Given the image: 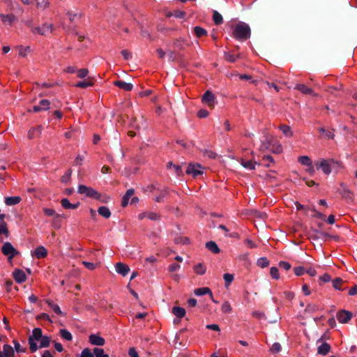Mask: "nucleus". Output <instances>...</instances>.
I'll return each instance as SVG.
<instances>
[{
    "mask_svg": "<svg viewBox=\"0 0 357 357\" xmlns=\"http://www.w3.org/2000/svg\"><path fill=\"white\" fill-rule=\"evenodd\" d=\"M236 58H239V55L235 56L231 52H225V60L230 63H234L236 61Z\"/></svg>",
    "mask_w": 357,
    "mask_h": 357,
    "instance_id": "obj_41",
    "label": "nucleus"
},
{
    "mask_svg": "<svg viewBox=\"0 0 357 357\" xmlns=\"http://www.w3.org/2000/svg\"><path fill=\"white\" fill-rule=\"evenodd\" d=\"M251 30L248 24L245 22H240L237 23L233 31V37L239 41H245L250 38Z\"/></svg>",
    "mask_w": 357,
    "mask_h": 357,
    "instance_id": "obj_1",
    "label": "nucleus"
},
{
    "mask_svg": "<svg viewBox=\"0 0 357 357\" xmlns=\"http://www.w3.org/2000/svg\"><path fill=\"white\" fill-rule=\"evenodd\" d=\"M319 132L324 134L327 139H333L334 135L329 130H326L323 128H319Z\"/></svg>",
    "mask_w": 357,
    "mask_h": 357,
    "instance_id": "obj_62",
    "label": "nucleus"
},
{
    "mask_svg": "<svg viewBox=\"0 0 357 357\" xmlns=\"http://www.w3.org/2000/svg\"><path fill=\"white\" fill-rule=\"evenodd\" d=\"M78 193L86 195V197L93 199H100V193L92 188L87 187L84 185H79L77 190Z\"/></svg>",
    "mask_w": 357,
    "mask_h": 357,
    "instance_id": "obj_3",
    "label": "nucleus"
},
{
    "mask_svg": "<svg viewBox=\"0 0 357 357\" xmlns=\"http://www.w3.org/2000/svg\"><path fill=\"white\" fill-rule=\"evenodd\" d=\"M77 357H94L93 351L92 352L90 349L85 348L84 349L79 355H77Z\"/></svg>",
    "mask_w": 357,
    "mask_h": 357,
    "instance_id": "obj_40",
    "label": "nucleus"
},
{
    "mask_svg": "<svg viewBox=\"0 0 357 357\" xmlns=\"http://www.w3.org/2000/svg\"><path fill=\"white\" fill-rule=\"evenodd\" d=\"M298 161L303 165L308 166L312 164L311 159L306 155L301 156L298 158Z\"/></svg>",
    "mask_w": 357,
    "mask_h": 357,
    "instance_id": "obj_48",
    "label": "nucleus"
},
{
    "mask_svg": "<svg viewBox=\"0 0 357 357\" xmlns=\"http://www.w3.org/2000/svg\"><path fill=\"white\" fill-rule=\"evenodd\" d=\"M185 172L187 174H191L193 177H196L203 174L202 166L198 163L189 164Z\"/></svg>",
    "mask_w": 357,
    "mask_h": 357,
    "instance_id": "obj_7",
    "label": "nucleus"
},
{
    "mask_svg": "<svg viewBox=\"0 0 357 357\" xmlns=\"http://www.w3.org/2000/svg\"><path fill=\"white\" fill-rule=\"evenodd\" d=\"M50 102L48 100H41L39 102V105L42 107V110H47L49 108Z\"/></svg>",
    "mask_w": 357,
    "mask_h": 357,
    "instance_id": "obj_63",
    "label": "nucleus"
},
{
    "mask_svg": "<svg viewBox=\"0 0 357 357\" xmlns=\"http://www.w3.org/2000/svg\"><path fill=\"white\" fill-rule=\"evenodd\" d=\"M194 294L197 296L208 294L211 299H213V293L208 287L197 288L194 290Z\"/></svg>",
    "mask_w": 357,
    "mask_h": 357,
    "instance_id": "obj_14",
    "label": "nucleus"
},
{
    "mask_svg": "<svg viewBox=\"0 0 357 357\" xmlns=\"http://www.w3.org/2000/svg\"><path fill=\"white\" fill-rule=\"evenodd\" d=\"M89 70L86 68H82L77 70V77L79 78H84L87 76Z\"/></svg>",
    "mask_w": 357,
    "mask_h": 357,
    "instance_id": "obj_60",
    "label": "nucleus"
},
{
    "mask_svg": "<svg viewBox=\"0 0 357 357\" xmlns=\"http://www.w3.org/2000/svg\"><path fill=\"white\" fill-rule=\"evenodd\" d=\"M222 311L224 313H230L232 311V308L231 307V305L228 301H225L223 303L222 305Z\"/></svg>",
    "mask_w": 357,
    "mask_h": 357,
    "instance_id": "obj_50",
    "label": "nucleus"
},
{
    "mask_svg": "<svg viewBox=\"0 0 357 357\" xmlns=\"http://www.w3.org/2000/svg\"><path fill=\"white\" fill-rule=\"evenodd\" d=\"M0 18L1 19L3 22L7 23L10 25L12 24L13 22L17 20L16 17L13 14H9V15L0 14Z\"/></svg>",
    "mask_w": 357,
    "mask_h": 357,
    "instance_id": "obj_22",
    "label": "nucleus"
},
{
    "mask_svg": "<svg viewBox=\"0 0 357 357\" xmlns=\"http://www.w3.org/2000/svg\"><path fill=\"white\" fill-rule=\"evenodd\" d=\"M280 129L286 137H289L293 135V132L291 130V128L289 126L281 125L280 126Z\"/></svg>",
    "mask_w": 357,
    "mask_h": 357,
    "instance_id": "obj_35",
    "label": "nucleus"
},
{
    "mask_svg": "<svg viewBox=\"0 0 357 357\" xmlns=\"http://www.w3.org/2000/svg\"><path fill=\"white\" fill-rule=\"evenodd\" d=\"M37 7L39 8L45 9L49 6L47 0H36Z\"/></svg>",
    "mask_w": 357,
    "mask_h": 357,
    "instance_id": "obj_53",
    "label": "nucleus"
},
{
    "mask_svg": "<svg viewBox=\"0 0 357 357\" xmlns=\"http://www.w3.org/2000/svg\"><path fill=\"white\" fill-rule=\"evenodd\" d=\"M172 313L178 318H183L185 315V310L181 307H174Z\"/></svg>",
    "mask_w": 357,
    "mask_h": 357,
    "instance_id": "obj_30",
    "label": "nucleus"
},
{
    "mask_svg": "<svg viewBox=\"0 0 357 357\" xmlns=\"http://www.w3.org/2000/svg\"><path fill=\"white\" fill-rule=\"evenodd\" d=\"M168 195V190L167 188L161 190L160 194L155 198L156 202H163L164 198Z\"/></svg>",
    "mask_w": 357,
    "mask_h": 357,
    "instance_id": "obj_39",
    "label": "nucleus"
},
{
    "mask_svg": "<svg viewBox=\"0 0 357 357\" xmlns=\"http://www.w3.org/2000/svg\"><path fill=\"white\" fill-rule=\"evenodd\" d=\"M89 341L91 344L96 346H103L105 343V339L96 334H91Z\"/></svg>",
    "mask_w": 357,
    "mask_h": 357,
    "instance_id": "obj_8",
    "label": "nucleus"
},
{
    "mask_svg": "<svg viewBox=\"0 0 357 357\" xmlns=\"http://www.w3.org/2000/svg\"><path fill=\"white\" fill-rule=\"evenodd\" d=\"M13 275L17 283H22L26 280L24 272L20 269H15L13 273Z\"/></svg>",
    "mask_w": 357,
    "mask_h": 357,
    "instance_id": "obj_12",
    "label": "nucleus"
},
{
    "mask_svg": "<svg viewBox=\"0 0 357 357\" xmlns=\"http://www.w3.org/2000/svg\"><path fill=\"white\" fill-rule=\"evenodd\" d=\"M344 282L342 279L340 278H336L335 280H333V287L335 289L338 290H343V289L341 288L340 284H342Z\"/></svg>",
    "mask_w": 357,
    "mask_h": 357,
    "instance_id": "obj_49",
    "label": "nucleus"
},
{
    "mask_svg": "<svg viewBox=\"0 0 357 357\" xmlns=\"http://www.w3.org/2000/svg\"><path fill=\"white\" fill-rule=\"evenodd\" d=\"M282 347L280 343L275 342L271 349V352L273 353H278L281 351Z\"/></svg>",
    "mask_w": 357,
    "mask_h": 357,
    "instance_id": "obj_61",
    "label": "nucleus"
},
{
    "mask_svg": "<svg viewBox=\"0 0 357 357\" xmlns=\"http://www.w3.org/2000/svg\"><path fill=\"white\" fill-rule=\"evenodd\" d=\"M43 212L47 216H55V218H59L60 215L56 214L55 211L52 208H43Z\"/></svg>",
    "mask_w": 357,
    "mask_h": 357,
    "instance_id": "obj_46",
    "label": "nucleus"
},
{
    "mask_svg": "<svg viewBox=\"0 0 357 357\" xmlns=\"http://www.w3.org/2000/svg\"><path fill=\"white\" fill-rule=\"evenodd\" d=\"M93 84L91 81L84 80V81L79 82L78 83H77L75 84V86L82 88V89H85V88H87L88 86H92Z\"/></svg>",
    "mask_w": 357,
    "mask_h": 357,
    "instance_id": "obj_44",
    "label": "nucleus"
},
{
    "mask_svg": "<svg viewBox=\"0 0 357 357\" xmlns=\"http://www.w3.org/2000/svg\"><path fill=\"white\" fill-rule=\"evenodd\" d=\"M61 204L63 208L66 209H76L79 206L80 203L71 204L67 198H63L61 200Z\"/></svg>",
    "mask_w": 357,
    "mask_h": 357,
    "instance_id": "obj_16",
    "label": "nucleus"
},
{
    "mask_svg": "<svg viewBox=\"0 0 357 357\" xmlns=\"http://www.w3.org/2000/svg\"><path fill=\"white\" fill-rule=\"evenodd\" d=\"M204 156H207L209 158L214 159L216 158V153L208 149H204L202 151Z\"/></svg>",
    "mask_w": 357,
    "mask_h": 357,
    "instance_id": "obj_52",
    "label": "nucleus"
},
{
    "mask_svg": "<svg viewBox=\"0 0 357 357\" xmlns=\"http://www.w3.org/2000/svg\"><path fill=\"white\" fill-rule=\"evenodd\" d=\"M6 3L11 10H15L17 8H20L19 4L17 2H13L11 0H6Z\"/></svg>",
    "mask_w": 357,
    "mask_h": 357,
    "instance_id": "obj_55",
    "label": "nucleus"
},
{
    "mask_svg": "<svg viewBox=\"0 0 357 357\" xmlns=\"http://www.w3.org/2000/svg\"><path fill=\"white\" fill-rule=\"evenodd\" d=\"M241 164L243 167L248 169H255V165L257 164L256 162H253L252 160H246L245 159H242Z\"/></svg>",
    "mask_w": 357,
    "mask_h": 357,
    "instance_id": "obj_32",
    "label": "nucleus"
},
{
    "mask_svg": "<svg viewBox=\"0 0 357 357\" xmlns=\"http://www.w3.org/2000/svg\"><path fill=\"white\" fill-rule=\"evenodd\" d=\"M42 126H39L36 128H33L28 132V138L31 139L36 137H39L41 133Z\"/></svg>",
    "mask_w": 357,
    "mask_h": 357,
    "instance_id": "obj_19",
    "label": "nucleus"
},
{
    "mask_svg": "<svg viewBox=\"0 0 357 357\" xmlns=\"http://www.w3.org/2000/svg\"><path fill=\"white\" fill-rule=\"evenodd\" d=\"M213 20L216 25L221 24L223 22V18L221 14L217 10H213Z\"/></svg>",
    "mask_w": 357,
    "mask_h": 357,
    "instance_id": "obj_34",
    "label": "nucleus"
},
{
    "mask_svg": "<svg viewBox=\"0 0 357 357\" xmlns=\"http://www.w3.org/2000/svg\"><path fill=\"white\" fill-rule=\"evenodd\" d=\"M314 165L317 169H321L325 174L328 175L331 173V164L330 159H319L314 161Z\"/></svg>",
    "mask_w": 357,
    "mask_h": 357,
    "instance_id": "obj_4",
    "label": "nucleus"
},
{
    "mask_svg": "<svg viewBox=\"0 0 357 357\" xmlns=\"http://www.w3.org/2000/svg\"><path fill=\"white\" fill-rule=\"evenodd\" d=\"M21 201V198L18 196L8 197L5 199V204L8 206H14Z\"/></svg>",
    "mask_w": 357,
    "mask_h": 357,
    "instance_id": "obj_26",
    "label": "nucleus"
},
{
    "mask_svg": "<svg viewBox=\"0 0 357 357\" xmlns=\"http://www.w3.org/2000/svg\"><path fill=\"white\" fill-rule=\"evenodd\" d=\"M340 193L344 198H351V191L344 183H340Z\"/></svg>",
    "mask_w": 357,
    "mask_h": 357,
    "instance_id": "obj_24",
    "label": "nucleus"
},
{
    "mask_svg": "<svg viewBox=\"0 0 357 357\" xmlns=\"http://www.w3.org/2000/svg\"><path fill=\"white\" fill-rule=\"evenodd\" d=\"M61 337L68 341H70L73 339L72 334L66 329H61L59 331Z\"/></svg>",
    "mask_w": 357,
    "mask_h": 357,
    "instance_id": "obj_37",
    "label": "nucleus"
},
{
    "mask_svg": "<svg viewBox=\"0 0 357 357\" xmlns=\"http://www.w3.org/2000/svg\"><path fill=\"white\" fill-rule=\"evenodd\" d=\"M40 340V345H39L40 348L48 347L51 342L50 337L48 336H45V335L43 336Z\"/></svg>",
    "mask_w": 357,
    "mask_h": 357,
    "instance_id": "obj_36",
    "label": "nucleus"
},
{
    "mask_svg": "<svg viewBox=\"0 0 357 357\" xmlns=\"http://www.w3.org/2000/svg\"><path fill=\"white\" fill-rule=\"evenodd\" d=\"M194 33L197 38H201L204 36H207V31L201 27V26H195L194 28Z\"/></svg>",
    "mask_w": 357,
    "mask_h": 357,
    "instance_id": "obj_33",
    "label": "nucleus"
},
{
    "mask_svg": "<svg viewBox=\"0 0 357 357\" xmlns=\"http://www.w3.org/2000/svg\"><path fill=\"white\" fill-rule=\"evenodd\" d=\"M331 164V172H338L343 167L342 162L339 160H335L334 159L330 158Z\"/></svg>",
    "mask_w": 357,
    "mask_h": 357,
    "instance_id": "obj_29",
    "label": "nucleus"
},
{
    "mask_svg": "<svg viewBox=\"0 0 357 357\" xmlns=\"http://www.w3.org/2000/svg\"><path fill=\"white\" fill-rule=\"evenodd\" d=\"M206 248L213 254H218L220 252V250L216 243L212 241L206 243Z\"/></svg>",
    "mask_w": 357,
    "mask_h": 357,
    "instance_id": "obj_20",
    "label": "nucleus"
},
{
    "mask_svg": "<svg viewBox=\"0 0 357 357\" xmlns=\"http://www.w3.org/2000/svg\"><path fill=\"white\" fill-rule=\"evenodd\" d=\"M67 15L68 16L69 20L70 22H73L76 19H79L82 17V14L81 13H73L72 11H68L67 13Z\"/></svg>",
    "mask_w": 357,
    "mask_h": 357,
    "instance_id": "obj_47",
    "label": "nucleus"
},
{
    "mask_svg": "<svg viewBox=\"0 0 357 357\" xmlns=\"http://www.w3.org/2000/svg\"><path fill=\"white\" fill-rule=\"evenodd\" d=\"M352 317V312L345 310H341L338 311L336 314L337 319L340 323L342 324L348 323L351 319Z\"/></svg>",
    "mask_w": 357,
    "mask_h": 357,
    "instance_id": "obj_6",
    "label": "nucleus"
},
{
    "mask_svg": "<svg viewBox=\"0 0 357 357\" xmlns=\"http://www.w3.org/2000/svg\"><path fill=\"white\" fill-rule=\"evenodd\" d=\"M33 255L38 259L44 258L47 255V251L45 247L38 246L35 249Z\"/></svg>",
    "mask_w": 357,
    "mask_h": 357,
    "instance_id": "obj_17",
    "label": "nucleus"
},
{
    "mask_svg": "<svg viewBox=\"0 0 357 357\" xmlns=\"http://www.w3.org/2000/svg\"><path fill=\"white\" fill-rule=\"evenodd\" d=\"M94 357H104L105 351L103 349L96 347L93 349Z\"/></svg>",
    "mask_w": 357,
    "mask_h": 357,
    "instance_id": "obj_56",
    "label": "nucleus"
},
{
    "mask_svg": "<svg viewBox=\"0 0 357 357\" xmlns=\"http://www.w3.org/2000/svg\"><path fill=\"white\" fill-rule=\"evenodd\" d=\"M294 89L298 90L303 94H308L313 96H317V94L313 91V90L311 88H309L308 86L303 84H297L295 86Z\"/></svg>",
    "mask_w": 357,
    "mask_h": 357,
    "instance_id": "obj_11",
    "label": "nucleus"
},
{
    "mask_svg": "<svg viewBox=\"0 0 357 357\" xmlns=\"http://www.w3.org/2000/svg\"><path fill=\"white\" fill-rule=\"evenodd\" d=\"M257 264L261 268H265L269 265V261L266 257H261L258 259Z\"/></svg>",
    "mask_w": 357,
    "mask_h": 357,
    "instance_id": "obj_42",
    "label": "nucleus"
},
{
    "mask_svg": "<svg viewBox=\"0 0 357 357\" xmlns=\"http://www.w3.org/2000/svg\"><path fill=\"white\" fill-rule=\"evenodd\" d=\"M305 310L308 312H314L319 310V307L316 304L309 303L307 305Z\"/></svg>",
    "mask_w": 357,
    "mask_h": 357,
    "instance_id": "obj_51",
    "label": "nucleus"
},
{
    "mask_svg": "<svg viewBox=\"0 0 357 357\" xmlns=\"http://www.w3.org/2000/svg\"><path fill=\"white\" fill-rule=\"evenodd\" d=\"M202 100V102L207 103L209 107H213L215 100V96L211 91L208 90L204 93Z\"/></svg>",
    "mask_w": 357,
    "mask_h": 357,
    "instance_id": "obj_9",
    "label": "nucleus"
},
{
    "mask_svg": "<svg viewBox=\"0 0 357 357\" xmlns=\"http://www.w3.org/2000/svg\"><path fill=\"white\" fill-rule=\"evenodd\" d=\"M115 268L116 271L123 276L127 275L130 271V268L128 266L121 262L117 263L115 266Z\"/></svg>",
    "mask_w": 357,
    "mask_h": 357,
    "instance_id": "obj_10",
    "label": "nucleus"
},
{
    "mask_svg": "<svg viewBox=\"0 0 357 357\" xmlns=\"http://www.w3.org/2000/svg\"><path fill=\"white\" fill-rule=\"evenodd\" d=\"M193 270L197 275H202L205 274L206 271V267L204 264L199 263L197 265L194 266Z\"/></svg>",
    "mask_w": 357,
    "mask_h": 357,
    "instance_id": "obj_27",
    "label": "nucleus"
},
{
    "mask_svg": "<svg viewBox=\"0 0 357 357\" xmlns=\"http://www.w3.org/2000/svg\"><path fill=\"white\" fill-rule=\"evenodd\" d=\"M223 278L225 282V287H228L231 284L232 281L234 280V276L233 274L225 273L223 275Z\"/></svg>",
    "mask_w": 357,
    "mask_h": 357,
    "instance_id": "obj_38",
    "label": "nucleus"
},
{
    "mask_svg": "<svg viewBox=\"0 0 357 357\" xmlns=\"http://www.w3.org/2000/svg\"><path fill=\"white\" fill-rule=\"evenodd\" d=\"M1 252L4 255L8 256V259H13L18 254L17 250L13 246L10 242H6L2 248Z\"/></svg>",
    "mask_w": 357,
    "mask_h": 357,
    "instance_id": "obj_5",
    "label": "nucleus"
},
{
    "mask_svg": "<svg viewBox=\"0 0 357 357\" xmlns=\"http://www.w3.org/2000/svg\"><path fill=\"white\" fill-rule=\"evenodd\" d=\"M330 349L331 346L328 343L324 342L318 347L317 351L319 354L326 356L328 354Z\"/></svg>",
    "mask_w": 357,
    "mask_h": 357,
    "instance_id": "obj_23",
    "label": "nucleus"
},
{
    "mask_svg": "<svg viewBox=\"0 0 357 357\" xmlns=\"http://www.w3.org/2000/svg\"><path fill=\"white\" fill-rule=\"evenodd\" d=\"M270 274L273 279L278 280L280 278L278 269L276 267H271Z\"/></svg>",
    "mask_w": 357,
    "mask_h": 357,
    "instance_id": "obj_57",
    "label": "nucleus"
},
{
    "mask_svg": "<svg viewBox=\"0 0 357 357\" xmlns=\"http://www.w3.org/2000/svg\"><path fill=\"white\" fill-rule=\"evenodd\" d=\"M294 272L297 276H301L303 275L304 272H305L303 266H297L294 268Z\"/></svg>",
    "mask_w": 357,
    "mask_h": 357,
    "instance_id": "obj_64",
    "label": "nucleus"
},
{
    "mask_svg": "<svg viewBox=\"0 0 357 357\" xmlns=\"http://www.w3.org/2000/svg\"><path fill=\"white\" fill-rule=\"evenodd\" d=\"M43 331L40 328H35L32 331V335L29 337V338H32L33 340L39 341L42 337Z\"/></svg>",
    "mask_w": 357,
    "mask_h": 357,
    "instance_id": "obj_18",
    "label": "nucleus"
},
{
    "mask_svg": "<svg viewBox=\"0 0 357 357\" xmlns=\"http://www.w3.org/2000/svg\"><path fill=\"white\" fill-rule=\"evenodd\" d=\"M273 143V136L266 134L264 135V139L261 142L260 146V150L264 151L268 149Z\"/></svg>",
    "mask_w": 357,
    "mask_h": 357,
    "instance_id": "obj_13",
    "label": "nucleus"
},
{
    "mask_svg": "<svg viewBox=\"0 0 357 357\" xmlns=\"http://www.w3.org/2000/svg\"><path fill=\"white\" fill-rule=\"evenodd\" d=\"M114 84L119 88L123 89L126 91H130L132 90L133 85L131 83H127L122 80H117L114 82Z\"/></svg>",
    "mask_w": 357,
    "mask_h": 357,
    "instance_id": "obj_15",
    "label": "nucleus"
},
{
    "mask_svg": "<svg viewBox=\"0 0 357 357\" xmlns=\"http://www.w3.org/2000/svg\"><path fill=\"white\" fill-rule=\"evenodd\" d=\"M2 234H6V236H8V229L5 222H0V235Z\"/></svg>",
    "mask_w": 357,
    "mask_h": 357,
    "instance_id": "obj_54",
    "label": "nucleus"
},
{
    "mask_svg": "<svg viewBox=\"0 0 357 357\" xmlns=\"http://www.w3.org/2000/svg\"><path fill=\"white\" fill-rule=\"evenodd\" d=\"M28 342L29 344V349L32 353L36 352L38 349V348H40L39 346H38L37 343L36 342V341L33 340L32 338H29Z\"/></svg>",
    "mask_w": 357,
    "mask_h": 357,
    "instance_id": "obj_43",
    "label": "nucleus"
},
{
    "mask_svg": "<svg viewBox=\"0 0 357 357\" xmlns=\"http://www.w3.org/2000/svg\"><path fill=\"white\" fill-rule=\"evenodd\" d=\"M46 303L48 305L49 307H50L53 311L59 315H63V312H61L59 306L55 303L52 300L47 299Z\"/></svg>",
    "mask_w": 357,
    "mask_h": 357,
    "instance_id": "obj_25",
    "label": "nucleus"
},
{
    "mask_svg": "<svg viewBox=\"0 0 357 357\" xmlns=\"http://www.w3.org/2000/svg\"><path fill=\"white\" fill-rule=\"evenodd\" d=\"M314 231L316 234H318L319 235V237H321V238H333L335 239L337 238V236H332L329 234H328L326 232H324V231H319L317 229L314 230ZM318 238H319V236L313 237V239H317Z\"/></svg>",
    "mask_w": 357,
    "mask_h": 357,
    "instance_id": "obj_45",
    "label": "nucleus"
},
{
    "mask_svg": "<svg viewBox=\"0 0 357 357\" xmlns=\"http://www.w3.org/2000/svg\"><path fill=\"white\" fill-rule=\"evenodd\" d=\"M2 352L6 357H13L15 355L13 347L9 344L3 345Z\"/></svg>",
    "mask_w": 357,
    "mask_h": 357,
    "instance_id": "obj_28",
    "label": "nucleus"
},
{
    "mask_svg": "<svg viewBox=\"0 0 357 357\" xmlns=\"http://www.w3.org/2000/svg\"><path fill=\"white\" fill-rule=\"evenodd\" d=\"M71 174H72V170L70 169H69L66 172V174L62 176L61 180V182L62 183H67L69 181L70 178V176H71Z\"/></svg>",
    "mask_w": 357,
    "mask_h": 357,
    "instance_id": "obj_58",
    "label": "nucleus"
},
{
    "mask_svg": "<svg viewBox=\"0 0 357 357\" xmlns=\"http://www.w3.org/2000/svg\"><path fill=\"white\" fill-rule=\"evenodd\" d=\"M262 160L264 161V162L268 161V163L264 165L267 167H271V163H273L274 162L273 158L271 155H264L263 158H262Z\"/></svg>",
    "mask_w": 357,
    "mask_h": 357,
    "instance_id": "obj_59",
    "label": "nucleus"
},
{
    "mask_svg": "<svg viewBox=\"0 0 357 357\" xmlns=\"http://www.w3.org/2000/svg\"><path fill=\"white\" fill-rule=\"evenodd\" d=\"M134 192L135 190L132 188L128 189L126 191V194L124 195L122 199L121 205L123 207H126L128 205L129 199L134 195Z\"/></svg>",
    "mask_w": 357,
    "mask_h": 357,
    "instance_id": "obj_21",
    "label": "nucleus"
},
{
    "mask_svg": "<svg viewBox=\"0 0 357 357\" xmlns=\"http://www.w3.org/2000/svg\"><path fill=\"white\" fill-rule=\"evenodd\" d=\"M98 213L105 218H109L111 216V212L109 208L107 206H102L99 207L98 209Z\"/></svg>",
    "mask_w": 357,
    "mask_h": 357,
    "instance_id": "obj_31",
    "label": "nucleus"
},
{
    "mask_svg": "<svg viewBox=\"0 0 357 357\" xmlns=\"http://www.w3.org/2000/svg\"><path fill=\"white\" fill-rule=\"evenodd\" d=\"M27 25L33 33H38L41 36H47L52 33L53 30L52 24L47 22L44 23L42 26H34L31 22H29Z\"/></svg>",
    "mask_w": 357,
    "mask_h": 357,
    "instance_id": "obj_2",
    "label": "nucleus"
}]
</instances>
